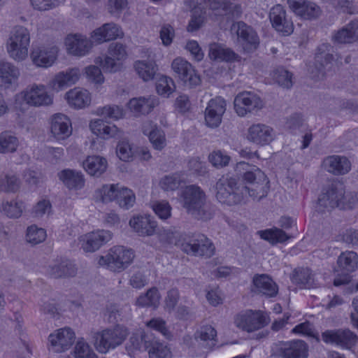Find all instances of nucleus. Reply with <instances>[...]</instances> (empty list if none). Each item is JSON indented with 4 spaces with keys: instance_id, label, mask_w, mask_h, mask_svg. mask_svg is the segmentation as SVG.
<instances>
[{
    "instance_id": "79ce46f5",
    "label": "nucleus",
    "mask_w": 358,
    "mask_h": 358,
    "mask_svg": "<svg viewBox=\"0 0 358 358\" xmlns=\"http://www.w3.org/2000/svg\"><path fill=\"white\" fill-rule=\"evenodd\" d=\"M337 264L341 270L353 272L358 268V255L354 251L343 252L339 255Z\"/></svg>"
},
{
    "instance_id": "423d86ee",
    "label": "nucleus",
    "mask_w": 358,
    "mask_h": 358,
    "mask_svg": "<svg viewBox=\"0 0 358 358\" xmlns=\"http://www.w3.org/2000/svg\"><path fill=\"white\" fill-rule=\"evenodd\" d=\"M181 250L187 255L209 258L214 255L215 246L211 241L202 234L185 235Z\"/></svg>"
},
{
    "instance_id": "e2e57ef3",
    "label": "nucleus",
    "mask_w": 358,
    "mask_h": 358,
    "mask_svg": "<svg viewBox=\"0 0 358 358\" xmlns=\"http://www.w3.org/2000/svg\"><path fill=\"white\" fill-rule=\"evenodd\" d=\"M65 0H30L32 7L39 11H46L53 9Z\"/></svg>"
},
{
    "instance_id": "7ed1b4c3",
    "label": "nucleus",
    "mask_w": 358,
    "mask_h": 358,
    "mask_svg": "<svg viewBox=\"0 0 358 358\" xmlns=\"http://www.w3.org/2000/svg\"><path fill=\"white\" fill-rule=\"evenodd\" d=\"M183 207L199 220H208L212 213L206 202L204 192L196 185L187 186L182 192Z\"/></svg>"
},
{
    "instance_id": "c85d7f7f",
    "label": "nucleus",
    "mask_w": 358,
    "mask_h": 358,
    "mask_svg": "<svg viewBox=\"0 0 358 358\" xmlns=\"http://www.w3.org/2000/svg\"><path fill=\"white\" fill-rule=\"evenodd\" d=\"M323 165L328 172L336 176L346 174L351 169L350 162L344 156H329L324 159Z\"/></svg>"
},
{
    "instance_id": "473e14b6",
    "label": "nucleus",
    "mask_w": 358,
    "mask_h": 358,
    "mask_svg": "<svg viewBox=\"0 0 358 358\" xmlns=\"http://www.w3.org/2000/svg\"><path fill=\"white\" fill-rule=\"evenodd\" d=\"M48 273L54 278H69L76 275L77 268L69 260H64L50 264Z\"/></svg>"
},
{
    "instance_id": "b1692460",
    "label": "nucleus",
    "mask_w": 358,
    "mask_h": 358,
    "mask_svg": "<svg viewBox=\"0 0 358 358\" xmlns=\"http://www.w3.org/2000/svg\"><path fill=\"white\" fill-rule=\"evenodd\" d=\"M65 45L69 53L83 57L87 55L92 47V43L81 34H69L65 38Z\"/></svg>"
},
{
    "instance_id": "0e129e2a",
    "label": "nucleus",
    "mask_w": 358,
    "mask_h": 358,
    "mask_svg": "<svg viewBox=\"0 0 358 358\" xmlns=\"http://www.w3.org/2000/svg\"><path fill=\"white\" fill-rule=\"evenodd\" d=\"M74 352L76 358H97L96 353L84 341H78L76 343Z\"/></svg>"
},
{
    "instance_id": "bb28decb",
    "label": "nucleus",
    "mask_w": 358,
    "mask_h": 358,
    "mask_svg": "<svg viewBox=\"0 0 358 358\" xmlns=\"http://www.w3.org/2000/svg\"><path fill=\"white\" fill-rule=\"evenodd\" d=\"M80 71L78 68H71L66 71L58 73L50 81V87L57 91L74 85L80 78Z\"/></svg>"
},
{
    "instance_id": "4468645a",
    "label": "nucleus",
    "mask_w": 358,
    "mask_h": 358,
    "mask_svg": "<svg viewBox=\"0 0 358 358\" xmlns=\"http://www.w3.org/2000/svg\"><path fill=\"white\" fill-rule=\"evenodd\" d=\"M315 68L317 72L314 76L318 79L322 78L333 67V48L330 44L320 45L315 54Z\"/></svg>"
},
{
    "instance_id": "a878e982",
    "label": "nucleus",
    "mask_w": 358,
    "mask_h": 358,
    "mask_svg": "<svg viewBox=\"0 0 358 358\" xmlns=\"http://www.w3.org/2000/svg\"><path fill=\"white\" fill-rule=\"evenodd\" d=\"M57 52L58 48L54 45L38 47L31 53V58L36 66L48 67L56 60Z\"/></svg>"
},
{
    "instance_id": "2f4dec72",
    "label": "nucleus",
    "mask_w": 358,
    "mask_h": 358,
    "mask_svg": "<svg viewBox=\"0 0 358 358\" xmlns=\"http://www.w3.org/2000/svg\"><path fill=\"white\" fill-rule=\"evenodd\" d=\"M20 76L18 67L7 61H0V87H10Z\"/></svg>"
},
{
    "instance_id": "c03bdc74",
    "label": "nucleus",
    "mask_w": 358,
    "mask_h": 358,
    "mask_svg": "<svg viewBox=\"0 0 358 358\" xmlns=\"http://www.w3.org/2000/svg\"><path fill=\"white\" fill-rule=\"evenodd\" d=\"M136 201V196L133 191L127 187L119 186L115 202L124 210L131 208Z\"/></svg>"
},
{
    "instance_id": "a211bd4d",
    "label": "nucleus",
    "mask_w": 358,
    "mask_h": 358,
    "mask_svg": "<svg viewBox=\"0 0 358 358\" xmlns=\"http://www.w3.org/2000/svg\"><path fill=\"white\" fill-rule=\"evenodd\" d=\"M277 354L282 358H308V345L301 340L280 343Z\"/></svg>"
},
{
    "instance_id": "9d476101",
    "label": "nucleus",
    "mask_w": 358,
    "mask_h": 358,
    "mask_svg": "<svg viewBox=\"0 0 358 358\" xmlns=\"http://www.w3.org/2000/svg\"><path fill=\"white\" fill-rule=\"evenodd\" d=\"M322 341L327 344L350 349L358 341V336L349 329L327 330L322 334Z\"/></svg>"
},
{
    "instance_id": "bf43d9fd",
    "label": "nucleus",
    "mask_w": 358,
    "mask_h": 358,
    "mask_svg": "<svg viewBox=\"0 0 358 358\" xmlns=\"http://www.w3.org/2000/svg\"><path fill=\"white\" fill-rule=\"evenodd\" d=\"M175 89V85L171 78L166 76L161 77L156 85V90L159 94L169 96Z\"/></svg>"
},
{
    "instance_id": "680f3d73",
    "label": "nucleus",
    "mask_w": 358,
    "mask_h": 358,
    "mask_svg": "<svg viewBox=\"0 0 358 358\" xmlns=\"http://www.w3.org/2000/svg\"><path fill=\"white\" fill-rule=\"evenodd\" d=\"M262 237L265 240H268L273 243H282L290 238V236H288L283 230L278 228H275L264 231V236Z\"/></svg>"
},
{
    "instance_id": "9b49d317",
    "label": "nucleus",
    "mask_w": 358,
    "mask_h": 358,
    "mask_svg": "<svg viewBox=\"0 0 358 358\" xmlns=\"http://www.w3.org/2000/svg\"><path fill=\"white\" fill-rule=\"evenodd\" d=\"M171 68L185 85L193 87L200 84V76L196 73L193 66L187 60L181 57L176 58L172 62Z\"/></svg>"
},
{
    "instance_id": "412c9836",
    "label": "nucleus",
    "mask_w": 358,
    "mask_h": 358,
    "mask_svg": "<svg viewBox=\"0 0 358 358\" xmlns=\"http://www.w3.org/2000/svg\"><path fill=\"white\" fill-rule=\"evenodd\" d=\"M269 18L273 27L277 31L282 33L283 35H289L293 32V23L287 18L286 11L281 5L278 4L271 8Z\"/></svg>"
},
{
    "instance_id": "4be33fe9",
    "label": "nucleus",
    "mask_w": 358,
    "mask_h": 358,
    "mask_svg": "<svg viewBox=\"0 0 358 358\" xmlns=\"http://www.w3.org/2000/svg\"><path fill=\"white\" fill-rule=\"evenodd\" d=\"M50 132L57 141L68 138L72 134L71 120L62 113L55 114L50 120Z\"/></svg>"
},
{
    "instance_id": "f3484780",
    "label": "nucleus",
    "mask_w": 358,
    "mask_h": 358,
    "mask_svg": "<svg viewBox=\"0 0 358 358\" xmlns=\"http://www.w3.org/2000/svg\"><path fill=\"white\" fill-rule=\"evenodd\" d=\"M273 129L265 124H252L248 129L247 138L250 142L261 146L271 143L275 138Z\"/></svg>"
},
{
    "instance_id": "c9c22d12",
    "label": "nucleus",
    "mask_w": 358,
    "mask_h": 358,
    "mask_svg": "<svg viewBox=\"0 0 358 358\" xmlns=\"http://www.w3.org/2000/svg\"><path fill=\"white\" fill-rule=\"evenodd\" d=\"M65 97L68 103L75 108H84L88 106L91 101L89 92L78 87H76L67 92Z\"/></svg>"
},
{
    "instance_id": "e433bc0d",
    "label": "nucleus",
    "mask_w": 358,
    "mask_h": 358,
    "mask_svg": "<svg viewBox=\"0 0 358 358\" xmlns=\"http://www.w3.org/2000/svg\"><path fill=\"white\" fill-rule=\"evenodd\" d=\"M358 38V20L349 22L338 30L334 36V39L338 43H350Z\"/></svg>"
},
{
    "instance_id": "1a4fd4ad",
    "label": "nucleus",
    "mask_w": 358,
    "mask_h": 358,
    "mask_svg": "<svg viewBox=\"0 0 358 358\" xmlns=\"http://www.w3.org/2000/svg\"><path fill=\"white\" fill-rule=\"evenodd\" d=\"M350 196V194H345L342 184L332 183L322 189L318 198V205L329 210L342 206V202Z\"/></svg>"
},
{
    "instance_id": "f03ea898",
    "label": "nucleus",
    "mask_w": 358,
    "mask_h": 358,
    "mask_svg": "<svg viewBox=\"0 0 358 358\" xmlns=\"http://www.w3.org/2000/svg\"><path fill=\"white\" fill-rule=\"evenodd\" d=\"M129 335L128 329L120 324L106 328L94 333V346L101 354L122 345Z\"/></svg>"
},
{
    "instance_id": "cd10ccee",
    "label": "nucleus",
    "mask_w": 358,
    "mask_h": 358,
    "mask_svg": "<svg viewBox=\"0 0 358 358\" xmlns=\"http://www.w3.org/2000/svg\"><path fill=\"white\" fill-rule=\"evenodd\" d=\"M123 31L121 28L113 22L106 23L96 29L91 36L93 41L101 43L105 41L122 37Z\"/></svg>"
},
{
    "instance_id": "774afa93",
    "label": "nucleus",
    "mask_w": 358,
    "mask_h": 358,
    "mask_svg": "<svg viewBox=\"0 0 358 358\" xmlns=\"http://www.w3.org/2000/svg\"><path fill=\"white\" fill-rule=\"evenodd\" d=\"M209 161L213 166L222 168L229 164L230 157L220 150L214 151L209 155Z\"/></svg>"
},
{
    "instance_id": "f257e3e1",
    "label": "nucleus",
    "mask_w": 358,
    "mask_h": 358,
    "mask_svg": "<svg viewBox=\"0 0 358 358\" xmlns=\"http://www.w3.org/2000/svg\"><path fill=\"white\" fill-rule=\"evenodd\" d=\"M238 165L245 170L243 180L255 188L250 189L241 184L236 177L224 175L215 184V197L222 204L236 206L241 204L248 195L253 199H261L266 194V186L268 180L265 173L257 166H250L245 162H240Z\"/></svg>"
},
{
    "instance_id": "6ab92c4d",
    "label": "nucleus",
    "mask_w": 358,
    "mask_h": 358,
    "mask_svg": "<svg viewBox=\"0 0 358 358\" xmlns=\"http://www.w3.org/2000/svg\"><path fill=\"white\" fill-rule=\"evenodd\" d=\"M75 333L69 327L56 330L49 336L52 350L55 352H62L69 350L75 341Z\"/></svg>"
},
{
    "instance_id": "ea45409f",
    "label": "nucleus",
    "mask_w": 358,
    "mask_h": 358,
    "mask_svg": "<svg viewBox=\"0 0 358 358\" xmlns=\"http://www.w3.org/2000/svg\"><path fill=\"white\" fill-rule=\"evenodd\" d=\"M144 134L149 136L150 143L155 149L161 150L166 146L165 134L163 130L151 126V122L143 125Z\"/></svg>"
},
{
    "instance_id": "603ef678",
    "label": "nucleus",
    "mask_w": 358,
    "mask_h": 358,
    "mask_svg": "<svg viewBox=\"0 0 358 358\" xmlns=\"http://www.w3.org/2000/svg\"><path fill=\"white\" fill-rule=\"evenodd\" d=\"M134 150L132 145L127 140L120 141L116 148L117 157L124 162H130L133 160Z\"/></svg>"
},
{
    "instance_id": "20e7f679",
    "label": "nucleus",
    "mask_w": 358,
    "mask_h": 358,
    "mask_svg": "<svg viewBox=\"0 0 358 358\" xmlns=\"http://www.w3.org/2000/svg\"><path fill=\"white\" fill-rule=\"evenodd\" d=\"M29 45L30 33L22 26H16L12 29L6 44L9 57L16 62L27 58Z\"/></svg>"
},
{
    "instance_id": "39448f33",
    "label": "nucleus",
    "mask_w": 358,
    "mask_h": 358,
    "mask_svg": "<svg viewBox=\"0 0 358 358\" xmlns=\"http://www.w3.org/2000/svg\"><path fill=\"white\" fill-rule=\"evenodd\" d=\"M134 257L133 250L116 245L108 250L106 255L99 257L98 264L110 271L120 273L133 262Z\"/></svg>"
},
{
    "instance_id": "7c9ffc66",
    "label": "nucleus",
    "mask_w": 358,
    "mask_h": 358,
    "mask_svg": "<svg viewBox=\"0 0 358 358\" xmlns=\"http://www.w3.org/2000/svg\"><path fill=\"white\" fill-rule=\"evenodd\" d=\"M153 338L152 334L145 331L133 334L127 344L126 349L130 355L135 351H148Z\"/></svg>"
},
{
    "instance_id": "4c0bfd02",
    "label": "nucleus",
    "mask_w": 358,
    "mask_h": 358,
    "mask_svg": "<svg viewBox=\"0 0 358 358\" xmlns=\"http://www.w3.org/2000/svg\"><path fill=\"white\" fill-rule=\"evenodd\" d=\"M208 56L210 59L218 62H234L239 58V56L230 48L217 43L210 45Z\"/></svg>"
},
{
    "instance_id": "0eeeda50",
    "label": "nucleus",
    "mask_w": 358,
    "mask_h": 358,
    "mask_svg": "<svg viewBox=\"0 0 358 358\" xmlns=\"http://www.w3.org/2000/svg\"><path fill=\"white\" fill-rule=\"evenodd\" d=\"M17 99H22L31 106H48L52 103L53 97L43 85L32 84L18 94Z\"/></svg>"
},
{
    "instance_id": "f704fd0d",
    "label": "nucleus",
    "mask_w": 358,
    "mask_h": 358,
    "mask_svg": "<svg viewBox=\"0 0 358 358\" xmlns=\"http://www.w3.org/2000/svg\"><path fill=\"white\" fill-rule=\"evenodd\" d=\"M158 104L155 96L133 98L128 102L131 111L138 114H148Z\"/></svg>"
},
{
    "instance_id": "09e8293b",
    "label": "nucleus",
    "mask_w": 358,
    "mask_h": 358,
    "mask_svg": "<svg viewBox=\"0 0 358 358\" xmlns=\"http://www.w3.org/2000/svg\"><path fill=\"white\" fill-rule=\"evenodd\" d=\"M119 186L118 184L103 185L96 190V196L103 203L115 201Z\"/></svg>"
},
{
    "instance_id": "6e6552de",
    "label": "nucleus",
    "mask_w": 358,
    "mask_h": 358,
    "mask_svg": "<svg viewBox=\"0 0 358 358\" xmlns=\"http://www.w3.org/2000/svg\"><path fill=\"white\" fill-rule=\"evenodd\" d=\"M269 317L262 311H252L251 310L241 312L234 317V324L236 327L248 332L255 331L269 323Z\"/></svg>"
},
{
    "instance_id": "5701e85b",
    "label": "nucleus",
    "mask_w": 358,
    "mask_h": 358,
    "mask_svg": "<svg viewBox=\"0 0 358 358\" xmlns=\"http://www.w3.org/2000/svg\"><path fill=\"white\" fill-rule=\"evenodd\" d=\"M204 2L218 15H226L228 18H238L242 14L241 5L231 0H204Z\"/></svg>"
},
{
    "instance_id": "f8f14e48",
    "label": "nucleus",
    "mask_w": 358,
    "mask_h": 358,
    "mask_svg": "<svg viewBox=\"0 0 358 358\" xmlns=\"http://www.w3.org/2000/svg\"><path fill=\"white\" fill-rule=\"evenodd\" d=\"M234 105L238 115L244 117L248 113L262 109L264 103L258 95L250 92H243L235 97Z\"/></svg>"
},
{
    "instance_id": "49530a36",
    "label": "nucleus",
    "mask_w": 358,
    "mask_h": 358,
    "mask_svg": "<svg viewBox=\"0 0 358 358\" xmlns=\"http://www.w3.org/2000/svg\"><path fill=\"white\" fill-rule=\"evenodd\" d=\"M18 138L10 131L0 134V153L14 152L19 146Z\"/></svg>"
},
{
    "instance_id": "ddd939ff",
    "label": "nucleus",
    "mask_w": 358,
    "mask_h": 358,
    "mask_svg": "<svg viewBox=\"0 0 358 358\" xmlns=\"http://www.w3.org/2000/svg\"><path fill=\"white\" fill-rule=\"evenodd\" d=\"M112 236L110 231L97 230L80 236L78 244L85 252H93L109 242Z\"/></svg>"
},
{
    "instance_id": "4d7b16f0",
    "label": "nucleus",
    "mask_w": 358,
    "mask_h": 358,
    "mask_svg": "<svg viewBox=\"0 0 358 358\" xmlns=\"http://www.w3.org/2000/svg\"><path fill=\"white\" fill-rule=\"evenodd\" d=\"M148 284V278L143 270L132 272L129 278V285L135 289H141Z\"/></svg>"
},
{
    "instance_id": "58836bf2",
    "label": "nucleus",
    "mask_w": 358,
    "mask_h": 358,
    "mask_svg": "<svg viewBox=\"0 0 358 358\" xmlns=\"http://www.w3.org/2000/svg\"><path fill=\"white\" fill-rule=\"evenodd\" d=\"M107 161L105 158L99 156H90L83 163L85 171L94 176H99L104 173L107 169Z\"/></svg>"
},
{
    "instance_id": "393cba45",
    "label": "nucleus",
    "mask_w": 358,
    "mask_h": 358,
    "mask_svg": "<svg viewBox=\"0 0 358 358\" xmlns=\"http://www.w3.org/2000/svg\"><path fill=\"white\" fill-rule=\"evenodd\" d=\"M129 226L141 236H152L157 230V224L150 215H136L129 220Z\"/></svg>"
},
{
    "instance_id": "6e6d98bb",
    "label": "nucleus",
    "mask_w": 358,
    "mask_h": 358,
    "mask_svg": "<svg viewBox=\"0 0 358 358\" xmlns=\"http://www.w3.org/2000/svg\"><path fill=\"white\" fill-rule=\"evenodd\" d=\"M20 185V180L15 175H7L0 180V189L6 192H15Z\"/></svg>"
},
{
    "instance_id": "2eb2a0df",
    "label": "nucleus",
    "mask_w": 358,
    "mask_h": 358,
    "mask_svg": "<svg viewBox=\"0 0 358 358\" xmlns=\"http://www.w3.org/2000/svg\"><path fill=\"white\" fill-rule=\"evenodd\" d=\"M227 103L224 99L218 96L210 99L205 110V123L210 128H217L222 122Z\"/></svg>"
},
{
    "instance_id": "052dcab7",
    "label": "nucleus",
    "mask_w": 358,
    "mask_h": 358,
    "mask_svg": "<svg viewBox=\"0 0 358 358\" xmlns=\"http://www.w3.org/2000/svg\"><path fill=\"white\" fill-rule=\"evenodd\" d=\"M98 113L103 116L113 120H118L124 116L123 109L118 106H106L98 109Z\"/></svg>"
},
{
    "instance_id": "a19ab883",
    "label": "nucleus",
    "mask_w": 358,
    "mask_h": 358,
    "mask_svg": "<svg viewBox=\"0 0 358 358\" xmlns=\"http://www.w3.org/2000/svg\"><path fill=\"white\" fill-rule=\"evenodd\" d=\"M292 280L301 288H311L315 285L314 275L308 268H297L293 271Z\"/></svg>"
},
{
    "instance_id": "72a5a7b5",
    "label": "nucleus",
    "mask_w": 358,
    "mask_h": 358,
    "mask_svg": "<svg viewBox=\"0 0 358 358\" xmlns=\"http://www.w3.org/2000/svg\"><path fill=\"white\" fill-rule=\"evenodd\" d=\"M58 177L69 189H80L85 185L83 173L76 170L64 169L58 173Z\"/></svg>"
},
{
    "instance_id": "3c124183",
    "label": "nucleus",
    "mask_w": 358,
    "mask_h": 358,
    "mask_svg": "<svg viewBox=\"0 0 358 358\" xmlns=\"http://www.w3.org/2000/svg\"><path fill=\"white\" fill-rule=\"evenodd\" d=\"M47 237L46 231L36 225H31L27 229L26 240L33 245L43 242Z\"/></svg>"
},
{
    "instance_id": "a18cd8bd",
    "label": "nucleus",
    "mask_w": 358,
    "mask_h": 358,
    "mask_svg": "<svg viewBox=\"0 0 358 358\" xmlns=\"http://www.w3.org/2000/svg\"><path fill=\"white\" fill-rule=\"evenodd\" d=\"M134 68L144 81L152 80L157 71V66L152 61H137L134 64Z\"/></svg>"
},
{
    "instance_id": "13d9d810",
    "label": "nucleus",
    "mask_w": 358,
    "mask_h": 358,
    "mask_svg": "<svg viewBox=\"0 0 358 358\" xmlns=\"http://www.w3.org/2000/svg\"><path fill=\"white\" fill-rule=\"evenodd\" d=\"M152 208L155 214L162 220H166L171 215V207L168 201H155L152 204Z\"/></svg>"
},
{
    "instance_id": "37998d69",
    "label": "nucleus",
    "mask_w": 358,
    "mask_h": 358,
    "mask_svg": "<svg viewBox=\"0 0 358 358\" xmlns=\"http://www.w3.org/2000/svg\"><path fill=\"white\" fill-rule=\"evenodd\" d=\"M183 183H185V174L178 172L164 176L159 182L161 188L166 192L174 191Z\"/></svg>"
},
{
    "instance_id": "c756f323",
    "label": "nucleus",
    "mask_w": 358,
    "mask_h": 358,
    "mask_svg": "<svg viewBox=\"0 0 358 358\" xmlns=\"http://www.w3.org/2000/svg\"><path fill=\"white\" fill-rule=\"evenodd\" d=\"M252 282L257 292L268 297H274L278 292L277 284L266 274L255 275Z\"/></svg>"
},
{
    "instance_id": "8fccbe9b",
    "label": "nucleus",
    "mask_w": 358,
    "mask_h": 358,
    "mask_svg": "<svg viewBox=\"0 0 358 358\" xmlns=\"http://www.w3.org/2000/svg\"><path fill=\"white\" fill-rule=\"evenodd\" d=\"M148 355L149 358H171V352L166 345L154 338L148 350Z\"/></svg>"
},
{
    "instance_id": "5fc2aeb1",
    "label": "nucleus",
    "mask_w": 358,
    "mask_h": 358,
    "mask_svg": "<svg viewBox=\"0 0 358 358\" xmlns=\"http://www.w3.org/2000/svg\"><path fill=\"white\" fill-rule=\"evenodd\" d=\"M273 80L280 86L290 88L292 86V74L283 68H278L273 71Z\"/></svg>"
},
{
    "instance_id": "864d4df0",
    "label": "nucleus",
    "mask_w": 358,
    "mask_h": 358,
    "mask_svg": "<svg viewBox=\"0 0 358 358\" xmlns=\"http://www.w3.org/2000/svg\"><path fill=\"white\" fill-rule=\"evenodd\" d=\"M1 210L7 217L18 218L22 213L23 204L16 201H6L2 203Z\"/></svg>"
},
{
    "instance_id": "69168bd1",
    "label": "nucleus",
    "mask_w": 358,
    "mask_h": 358,
    "mask_svg": "<svg viewBox=\"0 0 358 358\" xmlns=\"http://www.w3.org/2000/svg\"><path fill=\"white\" fill-rule=\"evenodd\" d=\"M216 335V330L210 325H206L201 327V329L194 334V337L195 339H199L204 342H213Z\"/></svg>"
},
{
    "instance_id": "dca6fc26",
    "label": "nucleus",
    "mask_w": 358,
    "mask_h": 358,
    "mask_svg": "<svg viewBox=\"0 0 358 358\" xmlns=\"http://www.w3.org/2000/svg\"><path fill=\"white\" fill-rule=\"evenodd\" d=\"M287 3L296 15L304 20L317 19L322 13L320 6L309 0H287Z\"/></svg>"
},
{
    "instance_id": "de8ad7c7",
    "label": "nucleus",
    "mask_w": 358,
    "mask_h": 358,
    "mask_svg": "<svg viewBox=\"0 0 358 358\" xmlns=\"http://www.w3.org/2000/svg\"><path fill=\"white\" fill-rule=\"evenodd\" d=\"M160 294L156 287L149 289L147 292L141 295L136 301V304L139 306H152L157 308L159 304Z\"/></svg>"
},
{
    "instance_id": "338daca9",
    "label": "nucleus",
    "mask_w": 358,
    "mask_h": 358,
    "mask_svg": "<svg viewBox=\"0 0 358 358\" xmlns=\"http://www.w3.org/2000/svg\"><path fill=\"white\" fill-rule=\"evenodd\" d=\"M115 59L110 55L105 57L103 59L98 57L95 59L94 62L96 64H99L102 66L103 69L108 72H115L120 68V64L115 62Z\"/></svg>"
},
{
    "instance_id": "aec40b11",
    "label": "nucleus",
    "mask_w": 358,
    "mask_h": 358,
    "mask_svg": "<svg viewBox=\"0 0 358 358\" xmlns=\"http://www.w3.org/2000/svg\"><path fill=\"white\" fill-rule=\"evenodd\" d=\"M236 34L244 51L252 52L257 50L259 44V39L256 31L245 22L241 21L236 24ZM235 24H234V27Z\"/></svg>"
}]
</instances>
